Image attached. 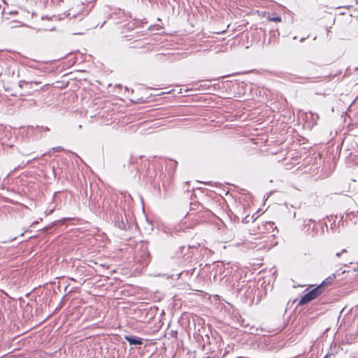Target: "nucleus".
Returning a JSON list of instances; mask_svg holds the SVG:
<instances>
[{
  "instance_id": "f3484780",
  "label": "nucleus",
  "mask_w": 358,
  "mask_h": 358,
  "mask_svg": "<svg viewBox=\"0 0 358 358\" xmlns=\"http://www.w3.org/2000/svg\"><path fill=\"white\" fill-rule=\"evenodd\" d=\"M44 129H45V131H49V128H48V127L44 128Z\"/></svg>"
},
{
  "instance_id": "1a4fd4ad",
  "label": "nucleus",
  "mask_w": 358,
  "mask_h": 358,
  "mask_svg": "<svg viewBox=\"0 0 358 358\" xmlns=\"http://www.w3.org/2000/svg\"><path fill=\"white\" fill-rule=\"evenodd\" d=\"M350 157L355 164H358V150L354 153H350Z\"/></svg>"
},
{
  "instance_id": "0eeeda50",
  "label": "nucleus",
  "mask_w": 358,
  "mask_h": 358,
  "mask_svg": "<svg viewBox=\"0 0 358 358\" xmlns=\"http://www.w3.org/2000/svg\"><path fill=\"white\" fill-rule=\"evenodd\" d=\"M315 222L314 220L309 219L305 220L303 222V229L306 230V231H308L310 229V225L312 223Z\"/></svg>"
},
{
  "instance_id": "aec40b11",
  "label": "nucleus",
  "mask_w": 358,
  "mask_h": 358,
  "mask_svg": "<svg viewBox=\"0 0 358 358\" xmlns=\"http://www.w3.org/2000/svg\"><path fill=\"white\" fill-rule=\"evenodd\" d=\"M153 317V316L151 315L149 317V319H152Z\"/></svg>"
},
{
  "instance_id": "39448f33",
  "label": "nucleus",
  "mask_w": 358,
  "mask_h": 358,
  "mask_svg": "<svg viewBox=\"0 0 358 358\" xmlns=\"http://www.w3.org/2000/svg\"><path fill=\"white\" fill-rule=\"evenodd\" d=\"M334 278L335 275H332V276H329L318 285L322 286V290L323 291V292L325 290V287L330 285L333 283Z\"/></svg>"
},
{
  "instance_id": "4468645a",
  "label": "nucleus",
  "mask_w": 358,
  "mask_h": 358,
  "mask_svg": "<svg viewBox=\"0 0 358 358\" xmlns=\"http://www.w3.org/2000/svg\"><path fill=\"white\" fill-rule=\"evenodd\" d=\"M90 206L92 209L96 210V206L94 203H92V198L90 199Z\"/></svg>"
},
{
  "instance_id": "f8f14e48",
  "label": "nucleus",
  "mask_w": 358,
  "mask_h": 358,
  "mask_svg": "<svg viewBox=\"0 0 358 358\" xmlns=\"http://www.w3.org/2000/svg\"><path fill=\"white\" fill-rule=\"evenodd\" d=\"M268 20L272 22H280L281 17L280 16L268 17Z\"/></svg>"
},
{
  "instance_id": "4be33fe9",
  "label": "nucleus",
  "mask_w": 358,
  "mask_h": 358,
  "mask_svg": "<svg viewBox=\"0 0 358 358\" xmlns=\"http://www.w3.org/2000/svg\"><path fill=\"white\" fill-rule=\"evenodd\" d=\"M238 358H243V357H238Z\"/></svg>"
},
{
  "instance_id": "f257e3e1",
  "label": "nucleus",
  "mask_w": 358,
  "mask_h": 358,
  "mask_svg": "<svg viewBox=\"0 0 358 358\" xmlns=\"http://www.w3.org/2000/svg\"><path fill=\"white\" fill-rule=\"evenodd\" d=\"M322 293H323V291L322 290V286H317L315 287L314 289L309 291L308 293L304 294L299 301L300 305H304L312 300L316 299L318 296H320Z\"/></svg>"
},
{
  "instance_id": "2eb2a0df",
  "label": "nucleus",
  "mask_w": 358,
  "mask_h": 358,
  "mask_svg": "<svg viewBox=\"0 0 358 358\" xmlns=\"http://www.w3.org/2000/svg\"><path fill=\"white\" fill-rule=\"evenodd\" d=\"M344 252H347V250H346L345 249H343V250H341V252H337V253L336 254V256L337 257H341V254H342V253H344Z\"/></svg>"
},
{
  "instance_id": "6ab92c4d",
  "label": "nucleus",
  "mask_w": 358,
  "mask_h": 358,
  "mask_svg": "<svg viewBox=\"0 0 358 358\" xmlns=\"http://www.w3.org/2000/svg\"><path fill=\"white\" fill-rule=\"evenodd\" d=\"M143 312H145L147 315L149 314V313L148 311H146L145 310H144Z\"/></svg>"
},
{
  "instance_id": "6e6552de",
  "label": "nucleus",
  "mask_w": 358,
  "mask_h": 358,
  "mask_svg": "<svg viewBox=\"0 0 358 358\" xmlns=\"http://www.w3.org/2000/svg\"><path fill=\"white\" fill-rule=\"evenodd\" d=\"M199 206H200V203H199L198 202L191 203L189 214L193 215L194 213V211L196 210V208H199Z\"/></svg>"
},
{
  "instance_id": "ddd939ff",
  "label": "nucleus",
  "mask_w": 358,
  "mask_h": 358,
  "mask_svg": "<svg viewBox=\"0 0 358 358\" xmlns=\"http://www.w3.org/2000/svg\"><path fill=\"white\" fill-rule=\"evenodd\" d=\"M311 116L314 122V124H316V121L319 119V115L317 114H313L311 113Z\"/></svg>"
},
{
  "instance_id": "9d476101",
  "label": "nucleus",
  "mask_w": 358,
  "mask_h": 358,
  "mask_svg": "<svg viewBox=\"0 0 358 358\" xmlns=\"http://www.w3.org/2000/svg\"><path fill=\"white\" fill-rule=\"evenodd\" d=\"M308 235L314 236L317 233V228L315 225H313L310 227V229L308 231H306Z\"/></svg>"
},
{
  "instance_id": "dca6fc26",
  "label": "nucleus",
  "mask_w": 358,
  "mask_h": 358,
  "mask_svg": "<svg viewBox=\"0 0 358 358\" xmlns=\"http://www.w3.org/2000/svg\"><path fill=\"white\" fill-rule=\"evenodd\" d=\"M304 40H305V38H301V39H300V41H301V42H302V41H303Z\"/></svg>"
},
{
  "instance_id": "7ed1b4c3",
  "label": "nucleus",
  "mask_w": 358,
  "mask_h": 358,
  "mask_svg": "<svg viewBox=\"0 0 358 358\" xmlns=\"http://www.w3.org/2000/svg\"><path fill=\"white\" fill-rule=\"evenodd\" d=\"M115 225L121 230H127V222H124L122 215H117L115 218Z\"/></svg>"
},
{
  "instance_id": "a211bd4d",
  "label": "nucleus",
  "mask_w": 358,
  "mask_h": 358,
  "mask_svg": "<svg viewBox=\"0 0 358 358\" xmlns=\"http://www.w3.org/2000/svg\"><path fill=\"white\" fill-rule=\"evenodd\" d=\"M172 163L176 166L177 164L176 162H172Z\"/></svg>"
},
{
  "instance_id": "9b49d317",
  "label": "nucleus",
  "mask_w": 358,
  "mask_h": 358,
  "mask_svg": "<svg viewBox=\"0 0 358 358\" xmlns=\"http://www.w3.org/2000/svg\"><path fill=\"white\" fill-rule=\"evenodd\" d=\"M4 131V128L2 126H0V144H1L2 146L5 145V142L3 140L2 138V133Z\"/></svg>"
},
{
  "instance_id": "f03ea898",
  "label": "nucleus",
  "mask_w": 358,
  "mask_h": 358,
  "mask_svg": "<svg viewBox=\"0 0 358 358\" xmlns=\"http://www.w3.org/2000/svg\"><path fill=\"white\" fill-rule=\"evenodd\" d=\"M124 339L130 345H138L143 344V340L137 336L127 335L124 336Z\"/></svg>"
},
{
  "instance_id": "20e7f679",
  "label": "nucleus",
  "mask_w": 358,
  "mask_h": 358,
  "mask_svg": "<svg viewBox=\"0 0 358 358\" xmlns=\"http://www.w3.org/2000/svg\"><path fill=\"white\" fill-rule=\"evenodd\" d=\"M62 150H63V148L61 146L52 148L48 152L41 155V157H34L32 159L27 161V164H29L30 162H31L32 161H34L36 159H41L47 155H50L52 152H60Z\"/></svg>"
},
{
  "instance_id": "412c9836",
  "label": "nucleus",
  "mask_w": 358,
  "mask_h": 358,
  "mask_svg": "<svg viewBox=\"0 0 358 358\" xmlns=\"http://www.w3.org/2000/svg\"><path fill=\"white\" fill-rule=\"evenodd\" d=\"M25 83V81H24V80L20 81V83Z\"/></svg>"
},
{
  "instance_id": "423d86ee",
  "label": "nucleus",
  "mask_w": 358,
  "mask_h": 358,
  "mask_svg": "<svg viewBox=\"0 0 358 358\" xmlns=\"http://www.w3.org/2000/svg\"><path fill=\"white\" fill-rule=\"evenodd\" d=\"M264 226L268 233H273L277 229L273 222H267Z\"/></svg>"
}]
</instances>
